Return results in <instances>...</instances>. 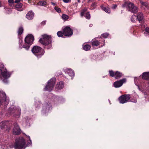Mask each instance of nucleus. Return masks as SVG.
<instances>
[{"instance_id":"51","label":"nucleus","mask_w":149,"mask_h":149,"mask_svg":"<svg viewBox=\"0 0 149 149\" xmlns=\"http://www.w3.org/2000/svg\"><path fill=\"white\" fill-rule=\"evenodd\" d=\"M140 3V1H143L142 0H139Z\"/></svg>"},{"instance_id":"44","label":"nucleus","mask_w":149,"mask_h":149,"mask_svg":"<svg viewBox=\"0 0 149 149\" xmlns=\"http://www.w3.org/2000/svg\"><path fill=\"white\" fill-rule=\"evenodd\" d=\"M137 102L136 100V99H135L134 101H131V102H133L134 103H136Z\"/></svg>"},{"instance_id":"39","label":"nucleus","mask_w":149,"mask_h":149,"mask_svg":"<svg viewBox=\"0 0 149 149\" xmlns=\"http://www.w3.org/2000/svg\"><path fill=\"white\" fill-rule=\"evenodd\" d=\"M91 7H92V9H94L96 7V3H93L91 5Z\"/></svg>"},{"instance_id":"28","label":"nucleus","mask_w":149,"mask_h":149,"mask_svg":"<svg viewBox=\"0 0 149 149\" xmlns=\"http://www.w3.org/2000/svg\"><path fill=\"white\" fill-rule=\"evenodd\" d=\"M84 16L85 17V18L86 19H90L91 18V15L90 14L89 12L88 11V12H87L86 13V14H85V15H84Z\"/></svg>"},{"instance_id":"35","label":"nucleus","mask_w":149,"mask_h":149,"mask_svg":"<svg viewBox=\"0 0 149 149\" xmlns=\"http://www.w3.org/2000/svg\"><path fill=\"white\" fill-rule=\"evenodd\" d=\"M21 109H18V114L15 116V117L17 118H18L19 117L20 115V113H21Z\"/></svg>"},{"instance_id":"36","label":"nucleus","mask_w":149,"mask_h":149,"mask_svg":"<svg viewBox=\"0 0 149 149\" xmlns=\"http://www.w3.org/2000/svg\"><path fill=\"white\" fill-rule=\"evenodd\" d=\"M6 123L2 121L0 123V126H1V128L4 127Z\"/></svg>"},{"instance_id":"52","label":"nucleus","mask_w":149,"mask_h":149,"mask_svg":"<svg viewBox=\"0 0 149 149\" xmlns=\"http://www.w3.org/2000/svg\"><path fill=\"white\" fill-rule=\"evenodd\" d=\"M133 19H132H132H131V21H133Z\"/></svg>"},{"instance_id":"23","label":"nucleus","mask_w":149,"mask_h":149,"mask_svg":"<svg viewBox=\"0 0 149 149\" xmlns=\"http://www.w3.org/2000/svg\"><path fill=\"white\" fill-rule=\"evenodd\" d=\"M115 78L116 79L121 77L123 75L122 73L118 71H116L115 72Z\"/></svg>"},{"instance_id":"42","label":"nucleus","mask_w":149,"mask_h":149,"mask_svg":"<svg viewBox=\"0 0 149 149\" xmlns=\"http://www.w3.org/2000/svg\"><path fill=\"white\" fill-rule=\"evenodd\" d=\"M145 31L146 32L149 33V27H147L145 29Z\"/></svg>"},{"instance_id":"1","label":"nucleus","mask_w":149,"mask_h":149,"mask_svg":"<svg viewBox=\"0 0 149 149\" xmlns=\"http://www.w3.org/2000/svg\"><path fill=\"white\" fill-rule=\"evenodd\" d=\"M42 38L40 39L39 42L40 43L45 46L44 48L47 49L52 48V40L51 36L44 34L42 35Z\"/></svg>"},{"instance_id":"3","label":"nucleus","mask_w":149,"mask_h":149,"mask_svg":"<svg viewBox=\"0 0 149 149\" xmlns=\"http://www.w3.org/2000/svg\"><path fill=\"white\" fill-rule=\"evenodd\" d=\"M34 40V37L32 34H28L25 38V43L22 47L26 50H29L30 46L33 44Z\"/></svg>"},{"instance_id":"4","label":"nucleus","mask_w":149,"mask_h":149,"mask_svg":"<svg viewBox=\"0 0 149 149\" xmlns=\"http://www.w3.org/2000/svg\"><path fill=\"white\" fill-rule=\"evenodd\" d=\"M25 141L23 137H19L15 140L14 146L15 149H24L25 146Z\"/></svg>"},{"instance_id":"55","label":"nucleus","mask_w":149,"mask_h":149,"mask_svg":"<svg viewBox=\"0 0 149 149\" xmlns=\"http://www.w3.org/2000/svg\"><path fill=\"white\" fill-rule=\"evenodd\" d=\"M1 65H3H3H2V64H1Z\"/></svg>"},{"instance_id":"2","label":"nucleus","mask_w":149,"mask_h":149,"mask_svg":"<svg viewBox=\"0 0 149 149\" xmlns=\"http://www.w3.org/2000/svg\"><path fill=\"white\" fill-rule=\"evenodd\" d=\"M32 53L38 59L40 58L45 53V50L41 47L35 45L33 47L31 50Z\"/></svg>"},{"instance_id":"53","label":"nucleus","mask_w":149,"mask_h":149,"mask_svg":"<svg viewBox=\"0 0 149 149\" xmlns=\"http://www.w3.org/2000/svg\"><path fill=\"white\" fill-rule=\"evenodd\" d=\"M133 19H132H132H131V21H133Z\"/></svg>"},{"instance_id":"46","label":"nucleus","mask_w":149,"mask_h":149,"mask_svg":"<svg viewBox=\"0 0 149 149\" xmlns=\"http://www.w3.org/2000/svg\"><path fill=\"white\" fill-rule=\"evenodd\" d=\"M2 70H3V69L1 70V69H0V77L1 76V72H2Z\"/></svg>"},{"instance_id":"26","label":"nucleus","mask_w":149,"mask_h":149,"mask_svg":"<svg viewBox=\"0 0 149 149\" xmlns=\"http://www.w3.org/2000/svg\"><path fill=\"white\" fill-rule=\"evenodd\" d=\"M140 3L142 6H145L147 9L148 8V2L140 1Z\"/></svg>"},{"instance_id":"31","label":"nucleus","mask_w":149,"mask_h":149,"mask_svg":"<svg viewBox=\"0 0 149 149\" xmlns=\"http://www.w3.org/2000/svg\"><path fill=\"white\" fill-rule=\"evenodd\" d=\"M62 19L64 20H67L69 18L68 16L66 15L63 14L62 16Z\"/></svg>"},{"instance_id":"13","label":"nucleus","mask_w":149,"mask_h":149,"mask_svg":"<svg viewBox=\"0 0 149 149\" xmlns=\"http://www.w3.org/2000/svg\"><path fill=\"white\" fill-rule=\"evenodd\" d=\"M65 73H67L71 77L72 79L74 76V73L73 70L70 68H66L64 70Z\"/></svg>"},{"instance_id":"17","label":"nucleus","mask_w":149,"mask_h":149,"mask_svg":"<svg viewBox=\"0 0 149 149\" xmlns=\"http://www.w3.org/2000/svg\"><path fill=\"white\" fill-rule=\"evenodd\" d=\"M136 17L139 22H141L143 19V13L141 12L138 13L136 15Z\"/></svg>"},{"instance_id":"15","label":"nucleus","mask_w":149,"mask_h":149,"mask_svg":"<svg viewBox=\"0 0 149 149\" xmlns=\"http://www.w3.org/2000/svg\"><path fill=\"white\" fill-rule=\"evenodd\" d=\"M21 0H15V4L13 5L16 8H20L22 6V4L20 2Z\"/></svg>"},{"instance_id":"56","label":"nucleus","mask_w":149,"mask_h":149,"mask_svg":"<svg viewBox=\"0 0 149 149\" xmlns=\"http://www.w3.org/2000/svg\"><path fill=\"white\" fill-rule=\"evenodd\" d=\"M98 1H100V0H98Z\"/></svg>"},{"instance_id":"43","label":"nucleus","mask_w":149,"mask_h":149,"mask_svg":"<svg viewBox=\"0 0 149 149\" xmlns=\"http://www.w3.org/2000/svg\"><path fill=\"white\" fill-rule=\"evenodd\" d=\"M27 137L29 138V139L30 141V143H29L30 145H31V140L30 139V137L29 136H28Z\"/></svg>"},{"instance_id":"48","label":"nucleus","mask_w":149,"mask_h":149,"mask_svg":"<svg viewBox=\"0 0 149 149\" xmlns=\"http://www.w3.org/2000/svg\"><path fill=\"white\" fill-rule=\"evenodd\" d=\"M2 6V4L1 3V1H0V7H1Z\"/></svg>"},{"instance_id":"25","label":"nucleus","mask_w":149,"mask_h":149,"mask_svg":"<svg viewBox=\"0 0 149 149\" xmlns=\"http://www.w3.org/2000/svg\"><path fill=\"white\" fill-rule=\"evenodd\" d=\"M91 48V46L88 44H86L83 46V49L85 51L89 50Z\"/></svg>"},{"instance_id":"20","label":"nucleus","mask_w":149,"mask_h":149,"mask_svg":"<svg viewBox=\"0 0 149 149\" xmlns=\"http://www.w3.org/2000/svg\"><path fill=\"white\" fill-rule=\"evenodd\" d=\"M100 8L102 9L105 11L107 13H110V10L109 7H105L104 5H102L100 6Z\"/></svg>"},{"instance_id":"41","label":"nucleus","mask_w":149,"mask_h":149,"mask_svg":"<svg viewBox=\"0 0 149 149\" xmlns=\"http://www.w3.org/2000/svg\"><path fill=\"white\" fill-rule=\"evenodd\" d=\"M63 1L64 3H65L70 2H71V0H63Z\"/></svg>"},{"instance_id":"47","label":"nucleus","mask_w":149,"mask_h":149,"mask_svg":"<svg viewBox=\"0 0 149 149\" xmlns=\"http://www.w3.org/2000/svg\"><path fill=\"white\" fill-rule=\"evenodd\" d=\"M51 4L54 6H55V5H56V3H54V2H51Z\"/></svg>"},{"instance_id":"50","label":"nucleus","mask_w":149,"mask_h":149,"mask_svg":"<svg viewBox=\"0 0 149 149\" xmlns=\"http://www.w3.org/2000/svg\"><path fill=\"white\" fill-rule=\"evenodd\" d=\"M78 3H80L81 2V0H77Z\"/></svg>"},{"instance_id":"6","label":"nucleus","mask_w":149,"mask_h":149,"mask_svg":"<svg viewBox=\"0 0 149 149\" xmlns=\"http://www.w3.org/2000/svg\"><path fill=\"white\" fill-rule=\"evenodd\" d=\"M11 74L10 72H8L6 68L3 67L1 73L3 81L5 83H7V79L10 77Z\"/></svg>"},{"instance_id":"34","label":"nucleus","mask_w":149,"mask_h":149,"mask_svg":"<svg viewBox=\"0 0 149 149\" xmlns=\"http://www.w3.org/2000/svg\"><path fill=\"white\" fill-rule=\"evenodd\" d=\"M109 36V34L107 33H105L103 34H102L101 35V37H103L104 38H107Z\"/></svg>"},{"instance_id":"14","label":"nucleus","mask_w":149,"mask_h":149,"mask_svg":"<svg viewBox=\"0 0 149 149\" xmlns=\"http://www.w3.org/2000/svg\"><path fill=\"white\" fill-rule=\"evenodd\" d=\"M132 6H130L129 10L133 13H137L138 10V8L136 6H135L134 5L133 3H131Z\"/></svg>"},{"instance_id":"12","label":"nucleus","mask_w":149,"mask_h":149,"mask_svg":"<svg viewBox=\"0 0 149 149\" xmlns=\"http://www.w3.org/2000/svg\"><path fill=\"white\" fill-rule=\"evenodd\" d=\"M52 109L51 105L50 103H45L43 106L42 112L43 113L45 112H48L49 110Z\"/></svg>"},{"instance_id":"10","label":"nucleus","mask_w":149,"mask_h":149,"mask_svg":"<svg viewBox=\"0 0 149 149\" xmlns=\"http://www.w3.org/2000/svg\"><path fill=\"white\" fill-rule=\"evenodd\" d=\"M126 82V79L123 78L119 81L114 82L113 84L114 87L116 88H118L121 86L124 83Z\"/></svg>"},{"instance_id":"9","label":"nucleus","mask_w":149,"mask_h":149,"mask_svg":"<svg viewBox=\"0 0 149 149\" xmlns=\"http://www.w3.org/2000/svg\"><path fill=\"white\" fill-rule=\"evenodd\" d=\"M130 97L129 95H124L120 96L119 98V102L121 104H124L128 102L130 99Z\"/></svg>"},{"instance_id":"38","label":"nucleus","mask_w":149,"mask_h":149,"mask_svg":"<svg viewBox=\"0 0 149 149\" xmlns=\"http://www.w3.org/2000/svg\"><path fill=\"white\" fill-rule=\"evenodd\" d=\"M117 7V5L116 4H113L111 7V8L113 9H115Z\"/></svg>"},{"instance_id":"45","label":"nucleus","mask_w":149,"mask_h":149,"mask_svg":"<svg viewBox=\"0 0 149 149\" xmlns=\"http://www.w3.org/2000/svg\"><path fill=\"white\" fill-rule=\"evenodd\" d=\"M28 2L29 3H31L32 2L31 0H28Z\"/></svg>"},{"instance_id":"30","label":"nucleus","mask_w":149,"mask_h":149,"mask_svg":"<svg viewBox=\"0 0 149 149\" xmlns=\"http://www.w3.org/2000/svg\"><path fill=\"white\" fill-rule=\"evenodd\" d=\"M109 74L111 77H115V72L112 70L109 71Z\"/></svg>"},{"instance_id":"29","label":"nucleus","mask_w":149,"mask_h":149,"mask_svg":"<svg viewBox=\"0 0 149 149\" xmlns=\"http://www.w3.org/2000/svg\"><path fill=\"white\" fill-rule=\"evenodd\" d=\"M57 35L58 37H62L64 35V33L63 32L61 31H58L57 33Z\"/></svg>"},{"instance_id":"16","label":"nucleus","mask_w":149,"mask_h":149,"mask_svg":"<svg viewBox=\"0 0 149 149\" xmlns=\"http://www.w3.org/2000/svg\"><path fill=\"white\" fill-rule=\"evenodd\" d=\"M34 13L32 11H29L26 15V17L29 20L32 19L34 16Z\"/></svg>"},{"instance_id":"7","label":"nucleus","mask_w":149,"mask_h":149,"mask_svg":"<svg viewBox=\"0 0 149 149\" xmlns=\"http://www.w3.org/2000/svg\"><path fill=\"white\" fill-rule=\"evenodd\" d=\"M9 100L6 99V94L2 91H0V106L3 102L5 105L8 104Z\"/></svg>"},{"instance_id":"5","label":"nucleus","mask_w":149,"mask_h":149,"mask_svg":"<svg viewBox=\"0 0 149 149\" xmlns=\"http://www.w3.org/2000/svg\"><path fill=\"white\" fill-rule=\"evenodd\" d=\"M56 80V79L55 77H53L50 79L46 85L45 88V90L46 91H51L54 87Z\"/></svg>"},{"instance_id":"40","label":"nucleus","mask_w":149,"mask_h":149,"mask_svg":"<svg viewBox=\"0 0 149 149\" xmlns=\"http://www.w3.org/2000/svg\"><path fill=\"white\" fill-rule=\"evenodd\" d=\"M46 21H42L41 23V25H45L46 24Z\"/></svg>"},{"instance_id":"22","label":"nucleus","mask_w":149,"mask_h":149,"mask_svg":"<svg viewBox=\"0 0 149 149\" xmlns=\"http://www.w3.org/2000/svg\"><path fill=\"white\" fill-rule=\"evenodd\" d=\"M24 31L23 28L22 26H20L19 27L18 29V37L19 38H20V35L22 34L23 33Z\"/></svg>"},{"instance_id":"27","label":"nucleus","mask_w":149,"mask_h":149,"mask_svg":"<svg viewBox=\"0 0 149 149\" xmlns=\"http://www.w3.org/2000/svg\"><path fill=\"white\" fill-rule=\"evenodd\" d=\"M47 3L46 2L44 1H39L38 4L40 6H45L46 5Z\"/></svg>"},{"instance_id":"37","label":"nucleus","mask_w":149,"mask_h":149,"mask_svg":"<svg viewBox=\"0 0 149 149\" xmlns=\"http://www.w3.org/2000/svg\"><path fill=\"white\" fill-rule=\"evenodd\" d=\"M8 2L11 5H14V4H15V1L14 0H8Z\"/></svg>"},{"instance_id":"8","label":"nucleus","mask_w":149,"mask_h":149,"mask_svg":"<svg viewBox=\"0 0 149 149\" xmlns=\"http://www.w3.org/2000/svg\"><path fill=\"white\" fill-rule=\"evenodd\" d=\"M63 32H64V35L68 37L71 36L73 34V31L68 26H66L64 28Z\"/></svg>"},{"instance_id":"11","label":"nucleus","mask_w":149,"mask_h":149,"mask_svg":"<svg viewBox=\"0 0 149 149\" xmlns=\"http://www.w3.org/2000/svg\"><path fill=\"white\" fill-rule=\"evenodd\" d=\"M13 133L15 135H18L20 133V130L17 123H15L14 124Z\"/></svg>"},{"instance_id":"18","label":"nucleus","mask_w":149,"mask_h":149,"mask_svg":"<svg viewBox=\"0 0 149 149\" xmlns=\"http://www.w3.org/2000/svg\"><path fill=\"white\" fill-rule=\"evenodd\" d=\"M131 2H125L124 3L122 4V6L123 8H126L128 10L130 7L132 6V5H131Z\"/></svg>"},{"instance_id":"54","label":"nucleus","mask_w":149,"mask_h":149,"mask_svg":"<svg viewBox=\"0 0 149 149\" xmlns=\"http://www.w3.org/2000/svg\"><path fill=\"white\" fill-rule=\"evenodd\" d=\"M29 144H27V146H29Z\"/></svg>"},{"instance_id":"32","label":"nucleus","mask_w":149,"mask_h":149,"mask_svg":"<svg viewBox=\"0 0 149 149\" xmlns=\"http://www.w3.org/2000/svg\"><path fill=\"white\" fill-rule=\"evenodd\" d=\"M19 47L21 48H23V47H22V43H23V41L22 39L19 38Z\"/></svg>"},{"instance_id":"24","label":"nucleus","mask_w":149,"mask_h":149,"mask_svg":"<svg viewBox=\"0 0 149 149\" xmlns=\"http://www.w3.org/2000/svg\"><path fill=\"white\" fill-rule=\"evenodd\" d=\"M92 45L93 46H97L100 45V42L98 40L93 41L91 42Z\"/></svg>"},{"instance_id":"49","label":"nucleus","mask_w":149,"mask_h":149,"mask_svg":"<svg viewBox=\"0 0 149 149\" xmlns=\"http://www.w3.org/2000/svg\"><path fill=\"white\" fill-rule=\"evenodd\" d=\"M93 25L92 24H90L89 25V26L90 27H91Z\"/></svg>"},{"instance_id":"21","label":"nucleus","mask_w":149,"mask_h":149,"mask_svg":"<svg viewBox=\"0 0 149 149\" xmlns=\"http://www.w3.org/2000/svg\"><path fill=\"white\" fill-rule=\"evenodd\" d=\"M88 9L87 8L85 7L81 10L80 13V15L81 17L84 16V15L88 12Z\"/></svg>"},{"instance_id":"19","label":"nucleus","mask_w":149,"mask_h":149,"mask_svg":"<svg viewBox=\"0 0 149 149\" xmlns=\"http://www.w3.org/2000/svg\"><path fill=\"white\" fill-rule=\"evenodd\" d=\"M64 87V84L62 81H60L57 83L56 88L57 89H60Z\"/></svg>"},{"instance_id":"33","label":"nucleus","mask_w":149,"mask_h":149,"mask_svg":"<svg viewBox=\"0 0 149 149\" xmlns=\"http://www.w3.org/2000/svg\"><path fill=\"white\" fill-rule=\"evenodd\" d=\"M54 9L56 12L58 13H60L61 12V9L58 7L55 6L54 7Z\"/></svg>"}]
</instances>
